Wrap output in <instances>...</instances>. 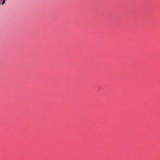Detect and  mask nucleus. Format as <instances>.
<instances>
[{
	"label": "nucleus",
	"instance_id": "1",
	"mask_svg": "<svg viewBox=\"0 0 160 160\" xmlns=\"http://www.w3.org/2000/svg\"><path fill=\"white\" fill-rule=\"evenodd\" d=\"M6 0H3L2 2L1 3L2 5H3L5 3Z\"/></svg>",
	"mask_w": 160,
	"mask_h": 160
}]
</instances>
